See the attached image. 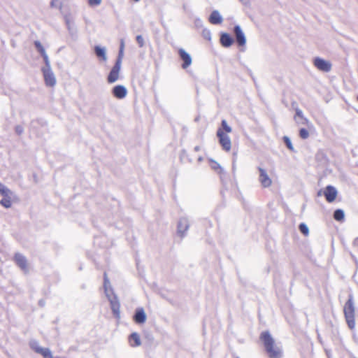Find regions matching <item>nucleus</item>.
<instances>
[{
	"mask_svg": "<svg viewBox=\"0 0 358 358\" xmlns=\"http://www.w3.org/2000/svg\"><path fill=\"white\" fill-rule=\"evenodd\" d=\"M259 338L262 341L269 358H282V348L280 346L275 344V340L268 331L262 332Z\"/></svg>",
	"mask_w": 358,
	"mask_h": 358,
	"instance_id": "nucleus-1",
	"label": "nucleus"
},
{
	"mask_svg": "<svg viewBox=\"0 0 358 358\" xmlns=\"http://www.w3.org/2000/svg\"><path fill=\"white\" fill-rule=\"evenodd\" d=\"M103 277V288L105 294L110 302V308L113 315L115 318L119 319L120 317V303L119 299L114 293L106 272L104 273Z\"/></svg>",
	"mask_w": 358,
	"mask_h": 358,
	"instance_id": "nucleus-2",
	"label": "nucleus"
},
{
	"mask_svg": "<svg viewBox=\"0 0 358 358\" xmlns=\"http://www.w3.org/2000/svg\"><path fill=\"white\" fill-rule=\"evenodd\" d=\"M344 315L348 327L352 330L355 327V307L352 294L349 296L348 300L344 306Z\"/></svg>",
	"mask_w": 358,
	"mask_h": 358,
	"instance_id": "nucleus-3",
	"label": "nucleus"
},
{
	"mask_svg": "<svg viewBox=\"0 0 358 358\" xmlns=\"http://www.w3.org/2000/svg\"><path fill=\"white\" fill-rule=\"evenodd\" d=\"M217 136L219 138V143L222 149L229 152L231 148V142L229 136L226 134L222 129H218L217 131Z\"/></svg>",
	"mask_w": 358,
	"mask_h": 358,
	"instance_id": "nucleus-4",
	"label": "nucleus"
},
{
	"mask_svg": "<svg viewBox=\"0 0 358 358\" xmlns=\"http://www.w3.org/2000/svg\"><path fill=\"white\" fill-rule=\"evenodd\" d=\"M313 64L318 70L323 72H329L331 69V64L320 57H315L313 59Z\"/></svg>",
	"mask_w": 358,
	"mask_h": 358,
	"instance_id": "nucleus-5",
	"label": "nucleus"
},
{
	"mask_svg": "<svg viewBox=\"0 0 358 358\" xmlns=\"http://www.w3.org/2000/svg\"><path fill=\"white\" fill-rule=\"evenodd\" d=\"M258 171L259 173V181L261 185L264 188L269 187L272 185V180L268 176L267 171L260 166L258 167Z\"/></svg>",
	"mask_w": 358,
	"mask_h": 358,
	"instance_id": "nucleus-6",
	"label": "nucleus"
},
{
	"mask_svg": "<svg viewBox=\"0 0 358 358\" xmlns=\"http://www.w3.org/2000/svg\"><path fill=\"white\" fill-rule=\"evenodd\" d=\"M120 69V61H116L108 76L107 81L108 83H113L118 80Z\"/></svg>",
	"mask_w": 358,
	"mask_h": 358,
	"instance_id": "nucleus-7",
	"label": "nucleus"
},
{
	"mask_svg": "<svg viewBox=\"0 0 358 358\" xmlns=\"http://www.w3.org/2000/svg\"><path fill=\"white\" fill-rule=\"evenodd\" d=\"M234 34L236 41L239 46H243L246 43L245 36L239 25L234 27Z\"/></svg>",
	"mask_w": 358,
	"mask_h": 358,
	"instance_id": "nucleus-8",
	"label": "nucleus"
},
{
	"mask_svg": "<svg viewBox=\"0 0 358 358\" xmlns=\"http://www.w3.org/2000/svg\"><path fill=\"white\" fill-rule=\"evenodd\" d=\"M45 85L49 87H53L56 84V79L51 69H42Z\"/></svg>",
	"mask_w": 358,
	"mask_h": 358,
	"instance_id": "nucleus-9",
	"label": "nucleus"
},
{
	"mask_svg": "<svg viewBox=\"0 0 358 358\" xmlns=\"http://www.w3.org/2000/svg\"><path fill=\"white\" fill-rule=\"evenodd\" d=\"M189 220L186 217H181L178 222V234L180 237H184L185 232L189 229Z\"/></svg>",
	"mask_w": 358,
	"mask_h": 358,
	"instance_id": "nucleus-10",
	"label": "nucleus"
},
{
	"mask_svg": "<svg viewBox=\"0 0 358 358\" xmlns=\"http://www.w3.org/2000/svg\"><path fill=\"white\" fill-rule=\"evenodd\" d=\"M178 55L180 59L182 61V68L185 69L189 67L192 62L190 55L182 48L178 50Z\"/></svg>",
	"mask_w": 358,
	"mask_h": 358,
	"instance_id": "nucleus-11",
	"label": "nucleus"
},
{
	"mask_svg": "<svg viewBox=\"0 0 358 358\" xmlns=\"http://www.w3.org/2000/svg\"><path fill=\"white\" fill-rule=\"evenodd\" d=\"M337 194L338 192L336 189L331 185L327 186L324 191V196L329 203L334 201Z\"/></svg>",
	"mask_w": 358,
	"mask_h": 358,
	"instance_id": "nucleus-12",
	"label": "nucleus"
},
{
	"mask_svg": "<svg viewBox=\"0 0 358 358\" xmlns=\"http://www.w3.org/2000/svg\"><path fill=\"white\" fill-rule=\"evenodd\" d=\"M111 92L116 99H122L127 96V90L124 85H118L113 87Z\"/></svg>",
	"mask_w": 358,
	"mask_h": 358,
	"instance_id": "nucleus-13",
	"label": "nucleus"
},
{
	"mask_svg": "<svg viewBox=\"0 0 358 358\" xmlns=\"http://www.w3.org/2000/svg\"><path fill=\"white\" fill-rule=\"evenodd\" d=\"M147 315L143 308H138L136 309L134 315L133 316L134 321L138 324H144L146 321Z\"/></svg>",
	"mask_w": 358,
	"mask_h": 358,
	"instance_id": "nucleus-14",
	"label": "nucleus"
},
{
	"mask_svg": "<svg viewBox=\"0 0 358 358\" xmlns=\"http://www.w3.org/2000/svg\"><path fill=\"white\" fill-rule=\"evenodd\" d=\"M16 264L24 272H28L27 258L20 253H16L14 257Z\"/></svg>",
	"mask_w": 358,
	"mask_h": 358,
	"instance_id": "nucleus-15",
	"label": "nucleus"
},
{
	"mask_svg": "<svg viewBox=\"0 0 358 358\" xmlns=\"http://www.w3.org/2000/svg\"><path fill=\"white\" fill-rule=\"evenodd\" d=\"M220 41L221 45L224 48H229L234 43V38L227 33H222Z\"/></svg>",
	"mask_w": 358,
	"mask_h": 358,
	"instance_id": "nucleus-16",
	"label": "nucleus"
},
{
	"mask_svg": "<svg viewBox=\"0 0 358 358\" xmlns=\"http://www.w3.org/2000/svg\"><path fill=\"white\" fill-rule=\"evenodd\" d=\"M208 20L213 24H220L223 21V18L218 10H213L210 15Z\"/></svg>",
	"mask_w": 358,
	"mask_h": 358,
	"instance_id": "nucleus-17",
	"label": "nucleus"
},
{
	"mask_svg": "<svg viewBox=\"0 0 358 358\" xmlns=\"http://www.w3.org/2000/svg\"><path fill=\"white\" fill-rule=\"evenodd\" d=\"M94 53L96 56L103 61L107 60L106 50L105 48H102L99 45L94 47Z\"/></svg>",
	"mask_w": 358,
	"mask_h": 358,
	"instance_id": "nucleus-18",
	"label": "nucleus"
},
{
	"mask_svg": "<svg viewBox=\"0 0 358 358\" xmlns=\"http://www.w3.org/2000/svg\"><path fill=\"white\" fill-rule=\"evenodd\" d=\"M129 341L132 347H137L141 344L140 336L136 332H134L129 336Z\"/></svg>",
	"mask_w": 358,
	"mask_h": 358,
	"instance_id": "nucleus-19",
	"label": "nucleus"
},
{
	"mask_svg": "<svg viewBox=\"0 0 358 358\" xmlns=\"http://www.w3.org/2000/svg\"><path fill=\"white\" fill-rule=\"evenodd\" d=\"M35 352L41 354L44 358H56L52 355V352L49 348L42 347L35 348Z\"/></svg>",
	"mask_w": 358,
	"mask_h": 358,
	"instance_id": "nucleus-20",
	"label": "nucleus"
},
{
	"mask_svg": "<svg viewBox=\"0 0 358 358\" xmlns=\"http://www.w3.org/2000/svg\"><path fill=\"white\" fill-rule=\"evenodd\" d=\"M294 120L298 124H305L308 122V120L303 117V113L299 108L296 109Z\"/></svg>",
	"mask_w": 358,
	"mask_h": 358,
	"instance_id": "nucleus-21",
	"label": "nucleus"
},
{
	"mask_svg": "<svg viewBox=\"0 0 358 358\" xmlns=\"http://www.w3.org/2000/svg\"><path fill=\"white\" fill-rule=\"evenodd\" d=\"M11 194H7L6 196H3V198L0 201V203L5 208H8L11 206L10 195Z\"/></svg>",
	"mask_w": 358,
	"mask_h": 358,
	"instance_id": "nucleus-22",
	"label": "nucleus"
},
{
	"mask_svg": "<svg viewBox=\"0 0 358 358\" xmlns=\"http://www.w3.org/2000/svg\"><path fill=\"white\" fill-rule=\"evenodd\" d=\"M344 211L341 209H337L334 213V218L337 221H341L344 219Z\"/></svg>",
	"mask_w": 358,
	"mask_h": 358,
	"instance_id": "nucleus-23",
	"label": "nucleus"
},
{
	"mask_svg": "<svg viewBox=\"0 0 358 358\" xmlns=\"http://www.w3.org/2000/svg\"><path fill=\"white\" fill-rule=\"evenodd\" d=\"M299 229L304 236H308L309 234V229L305 223H301L299 226Z\"/></svg>",
	"mask_w": 358,
	"mask_h": 358,
	"instance_id": "nucleus-24",
	"label": "nucleus"
},
{
	"mask_svg": "<svg viewBox=\"0 0 358 358\" xmlns=\"http://www.w3.org/2000/svg\"><path fill=\"white\" fill-rule=\"evenodd\" d=\"M283 141L285 143V144L286 145L287 148L292 152H294V148L292 145V143L291 142V140L290 138L287 136H285L283 137Z\"/></svg>",
	"mask_w": 358,
	"mask_h": 358,
	"instance_id": "nucleus-25",
	"label": "nucleus"
},
{
	"mask_svg": "<svg viewBox=\"0 0 358 358\" xmlns=\"http://www.w3.org/2000/svg\"><path fill=\"white\" fill-rule=\"evenodd\" d=\"M34 45L37 49L38 52L41 54V55H45L46 53L45 48L41 45V42L38 41H34Z\"/></svg>",
	"mask_w": 358,
	"mask_h": 358,
	"instance_id": "nucleus-26",
	"label": "nucleus"
},
{
	"mask_svg": "<svg viewBox=\"0 0 358 358\" xmlns=\"http://www.w3.org/2000/svg\"><path fill=\"white\" fill-rule=\"evenodd\" d=\"M50 7L61 10L62 8V3L59 0H51Z\"/></svg>",
	"mask_w": 358,
	"mask_h": 358,
	"instance_id": "nucleus-27",
	"label": "nucleus"
},
{
	"mask_svg": "<svg viewBox=\"0 0 358 358\" xmlns=\"http://www.w3.org/2000/svg\"><path fill=\"white\" fill-rule=\"evenodd\" d=\"M0 194L6 196L7 194H12L11 191L2 183L0 185Z\"/></svg>",
	"mask_w": 358,
	"mask_h": 358,
	"instance_id": "nucleus-28",
	"label": "nucleus"
},
{
	"mask_svg": "<svg viewBox=\"0 0 358 358\" xmlns=\"http://www.w3.org/2000/svg\"><path fill=\"white\" fill-rule=\"evenodd\" d=\"M221 125L222 127V130L225 131L227 133L231 132V127L227 124V122L225 120H222Z\"/></svg>",
	"mask_w": 358,
	"mask_h": 358,
	"instance_id": "nucleus-29",
	"label": "nucleus"
},
{
	"mask_svg": "<svg viewBox=\"0 0 358 358\" xmlns=\"http://www.w3.org/2000/svg\"><path fill=\"white\" fill-rule=\"evenodd\" d=\"M299 136L302 138V139H306L308 138L309 136V132L306 129H304V128H301L300 130H299Z\"/></svg>",
	"mask_w": 358,
	"mask_h": 358,
	"instance_id": "nucleus-30",
	"label": "nucleus"
},
{
	"mask_svg": "<svg viewBox=\"0 0 358 358\" xmlns=\"http://www.w3.org/2000/svg\"><path fill=\"white\" fill-rule=\"evenodd\" d=\"M41 56H42V57L44 60L45 64V66L43 67V69H51L50 62V60H49V58H48V56L47 55V54L45 53V55H43Z\"/></svg>",
	"mask_w": 358,
	"mask_h": 358,
	"instance_id": "nucleus-31",
	"label": "nucleus"
},
{
	"mask_svg": "<svg viewBox=\"0 0 358 358\" xmlns=\"http://www.w3.org/2000/svg\"><path fill=\"white\" fill-rule=\"evenodd\" d=\"M136 42L138 44V46L140 48H143L144 46L145 41H144V39H143V36L141 35L136 36Z\"/></svg>",
	"mask_w": 358,
	"mask_h": 358,
	"instance_id": "nucleus-32",
	"label": "nucleus"
},
{
	"mask_svg": "<svg viewBox=\"0 0 358 358\" xmlns=\"http://www.w3.org/2000/svg\"><path fill=\"white\" fill-rule=\"evenodd\" d=\"M15 131L17 135H21L24 132V128L21 125H17L15 127Z\"/></svg>",
	"mask_w": 358,
	"mask_h": 358,
	"instance_id": "nucleus-33",
	"label": "nucleus"
},
{
	"mask_svg": "<svg viewBox=\"0 0 358 358\" xmlns=\"http://www.w3.org/2000/svg\"><path fill=\"white\" fill-rule=\"evenodd\" d=\"M203 36L207 40H210L211 38V34L209 30L203 29Z\"/></svg>",
	"mask_w": 358,
	"mask_h": 358,
	"instance_id": "nucleus-34",
	"label": "nucleus"
},
{
	"mask_svg": "<svg viewBox=\"0 0 358 358\" xmlns=\"http://www.w3.org/2000/svg\"><path fill=\"white\" fill-rule=\"evenodd\" d=\"M124 55V50H119L118 56L116 61H120V64H122V60Z\"/></svg>",
	"mask_w": 358,
	"mask_h": 358,
	"instance_id": "nucleus-35",
	"label": "nucleus"
},
{
	"mask_svg": "<svg viewBox=\"0 0 358 358\" xmlns=\"http://www.w3.org/2000/svg\"><path fill=\"white\" fill-rule=\"evenodd\" d=\"M90 6H98L101 3V0H88Z\"/></svg>",
	"mask_w": 358,
	"mask_h": 358,
	"instance_id": "nucleus-36",
	"label": "nucleus"
},
{
	"mask_svg": "<svg viewBox=\"0 0 358 358\" xmlns=\"http://www.w3.org/2000/svg\"><path fill=\"white\" fill-rule=\"evenodd\" d=\"M213 164H213V166H212V168H213V169H221V167H220V164H219L218 163H217L216 162H214V161H213Z\"/></svg>",
	"mask_w": 358,
	"mask_h": 358,
	"instance_id": "nucleus-37",
	"label": "nucleus"
},
{
	"mask_svg": "<svg viewBox=\"0 0 358 358\" xmlns=\"http://www.w3.org/2000/svg\"><path fill=\"white\" fill-rule=\"evenodd\" d=\"M31 348L35 350V348H38L40 347L38 345V343L36 342V341H34L31 343Z\"/></svg>",
	"mask_w": 358,
	"mask_h": 358,
	"instance_id": "nucleus-38",
	"label": "nucleus"
},
{
	"mask_svg": "<svg viewBox=\"0 0 358 358\" xmlns=\"http://www.w3.org/2000/svg\"><path fill=\"white\" fill-rule=\"evenodd\" d=\"M124 39L120 40V50H124Z\"/></svg>",
	"mask_w": 358,
	"mask_h": 358,
	"instance_id": "nucleus-39",
	"label": "nucleus"
},
{
	"mask_svg": "<svg viewBox=\"0 0 358 358\" xmlns=\"http://www.w3.org/2000/svg\"><path fill=\"white\" fill-rule=\"evenodd\" d=\"M353 245L355 248L358 249V237L354 240Z\"/></svg>",
	"mask_w": 358,
	"mask_h": 358,
	"instance_id": "nucleus-40",
	"label": "nucleus"
},
{
	"mask_svg": "<svg viewBox=\"0 0 358 358\" xmlns=\"http://www.w3.org/2000/svg\"><path fill=\"white\" fill-rule=\"evenodd\" d=\"M66 23L68 29L69 30H71V22H70V20L68 18H66Z\"/></svg>",
	"mask_w": 358,
	"mask_h": 358,
	"instance_id": "nucleus-41",
	"label": "nucleus"
},
{
	"mask_svg": "<svg viewBox=\"0 0 358 358\" xmlns=\"http://www.w3.org/2000/svg\"><path fill=\"white\" fill-rule=\"evenodd\" d=\"M242 3L246 5L248 3L249 0H239Z\"/></svg>",
	"mask_w": 358,
	"mask_h": 358,
	"instance_id": "nucleus-42",
	"label": "nucleus"
},
{
	"mask_svg": "<svg viewBox=\"0 0 358 358\" xmlns=\"http://www.w3.org/2000/svg\"><path fill=\"white\" fill-rule=\"evenodd\" d=\"M201 148L199 145H196L194 147V150L195 152H199Z\"/></svg>",
	"mask_w": 358,
	"mask_h": 358,
	"instance_id": "nucleus-43",
	"label": "nucleus"
},
{
	"mask_svg": "<svg viewBox=\"0 0 358 358\" xmlns=\"http://www.w3.org/2000/svg\"><path fill=\"white\" fill-rule=\"evenodd\" d=\"M198 161H199V162H201V161H203V157H199V158H198Z\"/></svg>",
	"mask_w": 358,
	"mask_h": 358,
	"instance_id": "nucleus-44",
	"label": "nucleus"
},
{
	"mask_svg": "<svg viewBox=\"0 0 358 358\" xmlns=\"http://www.w3.org/2000/svg\"><path fill=\"white\" fill-rule=\"evenodd\" d=\"M317 195H318V196H321V195H322V192H321V191H319V192H318Z\"/></svg>",
	"mask_w": 358,
	"mask_h": 358,
	"instance_id": "nucleus-45",
	"label": "nucleus"
},
{
	"mask_svg": "<svg viewBox=\"0 0 358 358\" xmlns=\"http://www.w3.org/2000/svg\"><path fill=\"white\" fill-rule=\"evenodd\" d=\"M233 169H234V170L235 169V164H234V162L233 163Z\"/></svg>",
	"mask_w": 358,
	"mask_h": 358,
	"instance_id": "nucleus-46",
	"label": "nucleus"
},
{
	"mask_svg": "<svg viewBox=\"0 0 358 358\" xmlns=\"http://www.w3.org/2000/svg\"><path fill=\"white\" fill-rule=\"evenodd\" d=\"M39 303H40V304H41V305H42V304H43V302H42L41 301H39Z\"/></svg>",
	"mask_w": 358,
	"mask_h": 358,
	"instance_id": "nucleus-47",
	"label": "nucleus"
},
{
	"mask_svg": "<svg viewBox=\"0 0 358 358\" xmlns=\"http://www.w3.org/2000/svg\"><path fill=\"white\" fill-rule=\"evenodd\" d=\"M39 303H40V304H41V305H42V304H43V302H42L41 301H39Z\"/></svg>",
	"mask_w": 358,
	"mask_h": 358,
	"instance_id": "nucleus-48",
	"label": "nucleus"
},
{
	"mask_svg": "<svg viewBox=\"0 0 358 358\" xmlns=\"http://www.w3.org/2000/svg\"><path fill=\"white\" fill-rule=\"evenodd\" d=\"M357 100H358V96H357Z\"/></svg>",
	"mask_w": 358,
	"mask_h": 358,
	"instance_id": "nucleus-49",
	"label": "nucleus"
},
{
	"mask_svg": "<svg viewBox=\"0 0 358 358\" xmlns=\"http://www.w3.org/2000/svg\"><path fill=\"white\" fill-rule=\"evenodd\" d=\"M1 183L0 182V185H1Z\"/></svg>",
	"mask_w": 358,
	"mask_h": 358,
	"instance_id": "nucleus-50",
	"label": "nucleus"
}]
</instances>
